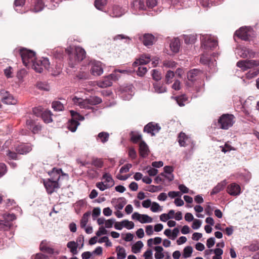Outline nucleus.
I'll list each match as a JSON object with an SVG mask.
<instances>
[{"label":"nucleus","instance_id":"f257e3e1","mask_svg":"<svg viewBox=\"0 0 259 259\" xmlns=\"http://www.w3.org/2000/svg\"><path fill=\"white\" fill-rule=\"evenodd\" d=\"M67 51L70 61L69 65L71 67H73L77 62L82 61L85 57V50L80 47L69 46L66 49V53Z\"/></svg>","mask_w":259,"mask_h":259},{"label":"nucleus","instance_id":"f03ea898","mask_svg":"<svg viewBox=\"0 0 259 259\" xmlns=\"http://www.w3.org/2000/svg\"><path fill=\"white\" fill-rule=\"evenodd\" d=\"M60 172L63 175V172L61 169H56L54 168L51 174L52 175L56 174V178H55L53 180L48 179L47 180L44 181V184L48 193H52L55 191V189L58 187L57 181H58L60 178Z\"/></svg>","mask_w":259,"mask_h":259},{"label":"nucleus","instance_id":"7ed1b4c3","mask_svg":"<svg viewBox=\"0 0 259 259\" xmlns=\"http://www.w3.org/2000/svg\"><path fill=\"white\" fill-rule=\"evenodd\" d=\"M200 39L201 47L206 51L212 50L218 46V40L214 36L209 34H201Z\"/></svg>","mask_w":259,"mask_h":259},{"label":"nucleus","instance_id":"20e7f679","mask_svg":"<svg viewBox=\"0 0 259 259\" xmlns=\"http://www.w3.org/2000/svg\"><path fill=\"white\" fill-rule=\"evenodd\" d=\"M19 51L23 64L26 67H29L31 62L35 60V53L25 48L20 49Z\"/></svg>","mask_w":259,"mask_h":259},{"label":"nucleus","instance_id":"39448f33","mask_svg":"<svg viewBox=\"0 0 259 259\" xmlns=\"http://www.w3.org/2000/svg\"><path fill=\"white\" fill-rule=\"evenodd\" d=\"M31 64L33 69L36 72L41 73L44 68L46 69L49 68L50 63L47 58H41L39 60L36 59L35 58Z\"/></svg>","mask_w":259,"mask_h":259},{"label":"nucleus","instance_id":"423d86ee","mask_svg":"<svg viewBox=\"0 0 259 259\" xmlns=\"http://www.w3.org/2000/svg\"><path fill=\"white\" fill-rule=\"evenodd\" d=\"M70 112L71 116V119L68 121L67 127L68 129L72 132H74L76 131L77 126L79 124L78 121L83 120L84 117L73 110H70Z\"/></svg>","mask_w":259,"mask_h":259},{"label":"nucleus","instance_id":"0eeeda50","mask_svg":"<svg viewBox=\"0 0 259 259\" xmlns=\"http://www.w3.org/2000/svg\"><path fill=\"white\" fill-rule=\"evenodd\" d=\"M218 123L221 128L227 130L234 123V116L232 114H223L219 119Z\"/></svg>","mask_w":259,"mask_h":259},{"label":"nucleus","instance_id":"6e6552de","mask_svg":"<svg viewBox=\"0 0 259 259\" xmlns=\"http://www.w3.org/2000/svg\"><path fill=\"white\" fill-rule=\"evenodd\" d=\"M259 66V60H244L239 61L237 66L243 71Z\"/></svg>","mask_w":259,"mask_h":259},{"label":"nucleus","instance_id":"1a4fd4ad","mask_svg":"<svg viewBox=\"0 0 259 259\" xmlns=\"http://www.w3.org/2000/svg\"><path fill=\"white\" fill-rule=\"evenodd\" d=\"M119 76L115 73H112L108 76L104 78V79L98 82V87L101 88H107L110 87L112 84L113 80H116L118 79Z\"/></svg>","mask_w":259,"mask_h":259},{"label":"nucleus","instance_id":"9d476101","mask_svg":"<svg viewBox=\"0 0 259 259\" xmlns=\"http://www.w3.org/2000/svg\"><path fill=\"white\" fill-rule=\"evenodd\" d=\"M251 28L248 27H241L235 32V35L244 40H247L251 35Z\"/></svg>","mask_w":259,"mask_h":259},{"label":"nucleus","instance_id":"9b49d317","mask_svg":"<svg viewBox=\"0 0 259 259\" xmlns=\"http://www.w3.org/2000/svg\"><path fill=\"white\" fill-rule=\"evenodd\" d=\"M236 53L240 57L245 58L247 57H253L254 55V52L246 47H238Z\"/></svg>","mask_w":259,"mask_h":259},{"label":"nucleus","instance_id":"f8f14e48","mask_svg":"<svg viewBox=\"0 0 259 259\" xmlns=\"http://www.w3.org/2000/svg\"><path fill=\"white\" fill-rule=\"evenodd\" d=\"M227 193L233 196H237L241 193V187L236 183H232L227 187Z\"/></svg>","mask_w":259,"mask_h":259},{"label":"nucleus","instance_id":"ddd939ff","mask_svg":"<svg viewBox=\"0 0 259 259\" xmlns=\"http://www.w3.org/2000/svg\"><path fill=\"white\" fill-rule=\"evenodd\" d=\"M133 220H137L141 223H150L152 222V218L147 214H141L137 212H135L132 215Z\"/></svg>","mask_w":259,"mask_h":259},{"label":"nucleus","instance_id":"4468645a","mask_svg":"<svg viewBox=\"0 0 259 259\" xmlns=\"http://www.w3.org/2000/svg\"><path fill=\"white\" fill-rule=\"evenodd\" d=\"M160 128V126L157 123L151 122L145 126L144 132L150 134L152 136H153L159 132Z\"/></svg>","mask_w":259,"mask_h":259},{"label":"nucleus","instance_id":"2eb2a0df","mask_svg":"<svg viewBox=\"0 0 259 259\" xmlns=\"http://www.w3.org/2000/svg\"><path fill=\"white\" fill-rule=\"evenodd\" d=\"M73 103L76 105H78L81 108L91 109L92 107L90 104L88 99L83 100L82 98L74 97L72 99Z\"/></svg>","mask_w":259,"mask_h":259},{"label":"nucleus","instance_id":"dca6fc26","mask_svg":"<svg viewBox=\"0 0 259 259\" xmlns=\"http://www.w3.org/2000/svg\"><path fill=\"white\" fill-rule=\"evenodd\" d=\"M91 73L95 76H99L103 73L102 63L99 61H94L92 63L91 69Z\"/></svg>","mask_w":259,"mask_h":259},{"label":"nucleus","instance_id":"f3484780","mask_svg":"<svg viewBox=\"0 0 259 259\" xmlns=\"http://www.w3.org/2000/svg\"><path fill=\"white\" fill-rule=\"evenodd\" d=\"M32 145L30 144H22L16 147V151L20 154H26L32 150Z\"/></svg>","mask_w":259,"mask_h":259},{"label":"nucleus","instance_id":"a211bd4d","mask_svg":"<svg viewBox=\"0 0 259 259\" xmlns=\"http://www.w3.org/2000/svg\"><path fill=\"white\" fill-rule=\"evenodd\" d=\"M178 142L181 146H186L190 143H193L191 139L185 133L181 132L178 137Z\"/></svg>","mask_w":259,"mask_h":259},{"label":"nucleus","instance_id":"6ab92c4d","mask_svg":"<svg viewBox=\"0 0 259 259\" xmlns=\"http://www.w3.org/2000/svg\"><path fill=\"white\" fill-rule=\"evenodd\" d=\"M131 8L135 11L146 10V6L144 0H134L131 4Z\"/></svg>","mask_w":259,"mask_h":259},{"label":"nucleus","instance_id":"aec40b11","mask_svg":"<svg viewBox=\"0 0 259 259\" xmlns=\"http://www.w3.org/2000/svg\"><path fill=\"white\" fill-rule=\"evenodd\" d=\"M139 38L142 40L145 46H149L153 45L155 37L152 34L147 33L143 36L140 37Z\"/></svg>","mask_w":259,"mask_h":259},{"label":"nucleus","instance_id":"412c9836","mask_svg":"<svg viewBox=\"0 0 259 259\" xmlns=\"http://www.w3.org/2000/svg\"><path fill=\"white\" fill-rule=\"evenodd\" d=\"M26 125L28 128L31 130L33 133H36L39 131L41 126L39 124H36V123L32 119H28L26 121Z\"/></svg>","mask_w":259,"mask_h":259},{"label":"nucleus","instance_id":"4be33fe9","mask_svg":"<svg viewBox=\"0 0 259 259\" xmlns=\"http://www.w3.org/2000/svg\"><path fill=\"white\" fill-rule=\"evenodd\" d=\"M150 61V57L149 55H142L139 59H137L133 64V66L146 64Z\"/></svg>","mask_w":259,"mask_h":259},{"label":"nucleus","instance_id":"5701e85b","mask_svg":"<svg viewBox=\"0 0 259 259\" xmlns=\"http://www.w3.org/2000/svg\"><path fill=\"white\" fill-rule=\"evenodd\" d=\"M227 184V182L226 180H224L221 181L220 183H219L212 189V191L210 192V195H213L216 194L222 191L226 185Z\"/></svg>","mask_w":259,"mask_h":259},{"label":"nucleus","instance_id":"b1692460","mask_svg":"<svg viewBox=\"0 0 259 259\" xmlns=\"http://www.w3.org/2000/svg\"><path fill=\"white\" fill-rule=\"evenodd\" d=\"M154 92L158 94L165 93L167 91L166 87L162 83L155 82L153 83Z\"/></svg>","mask_w":259,"mask_h":259},{"label":"nucleus","instance_id":"393cba45","mask_svg":"<svg viewBox=\"0 0 259 259\" xmlns=\"http://www.w3.org/2000/svg\"><path fill=\"white\" fill-rule=\"evenodd\" d=\"M2 102L6 104H15L17 100L12 95L6 93V95L2 98Z\"/></svg>","mask_w":259,"mask_h":259},{"label":"nucleus","instance_id":"a878e982","mask_svg":"<svg viewBox=\"0 0 259 259\" xmlns=\"http://www.w3.org/2000/svg\"><path fill=\"white\" fill-rule=\"evenodd\" d=\"M139 151L140 155L143 157H146L149 153V149L147 145L143 141L140 143Z\"/></svg>","mask_w":259,"mask_h":259},{"label":"nucleus","instance_id":"bb28decb","mask_svg":"<svg viewBox=\"0 0 259 259\" xmlns=\"http://www.w3.org/2000/svg\"><path fill=\"white\" fill-rule=\"evenodd\" d=\"M124 13V10L118 6H115L113 7L110 15L113 17H117L122 16Z\"/></svg>","mask_w":259,"mask_h":259},{"label":"nucleus","instance_id":"cd10ccee","mask_svg":"<svg viewBox=\"0 0 259 259\" xmlns=\"http://www.w3.org/2000/svg\"><path fill=\"white\" fill-rule=\"evenodd\" d=\"M169 47L171 51L174 53L179 52L180 47V40L178 38H174L171 40Z\"/></svg>","mask_w":259,"mask_h":259},{"label":"nucleus","instance_id":"c85d7f7f","mask_svg":"<svg viewBox=\"0 0 259 259\" xmlns=\"http://www.w3.org/2000/svg\"><path fill=\"white\" fill-rule=\"evenodd\" d=\"M44 7L45 5L42 0H36L31 11L34 13L39 12L44 9Z\"/></svg>","mask_w":259,"mask_h":259},{"label":"nucleus","instance_id":"c756f323","mask_svg":"<svg viewBox=\"0 0 259 259\" xmlns=\"http://www.w3.org/2000/svg\"><path fill=\"white\" fill-rule=\"evenodd\" d=\"M201 72L197 69H194L188 72L187 78L189 80L193 81L195 79V77L200 74Z\"/></svg>","mask_w":259,"mask_h":259},{"label":"nucleus","instance_id":"7c9ffc66","mask_svg":"<svg viewBox=\"0 0 259 259\" xmlns=\"http://www.w3.org/2000/svg\"><path fill=\"white\" fill-rule=\"evenodd\" d=\"M26 0H15L14 9L15 11L19 13H23L24 11L22 10L23 6L25 4Z\"/></svg>","mask_w":259,"mask_h":259},{"label":"nucleus","instance_id":"2f4dec72","mask_svg":"<svg viewBox=\"0 0 259 259\" xmlns=\"http://www.w3.org/2000/svg\"><path fill=\"white\" fill-rule=\"evenodd\" d=\"M103 179L105 180V182L104 183H105L107 185V187L109 188L112 187L114 185V181L111 175L109 174L105 173L104 174L103 176Z\"/></svg>","mask_w":259,"mask_h":259},{"label":"nucleus","instance_id":"473e14b6","mask_svg":"<svg viewBox=\"0 0 259 259\" xmlns=\"http://www.w3.org/2000/svg\"><path fill=\"white\" fill-rule=\"evenodd\" d=\"M40 249L41 251L49 254H53L54 253L53 249L48 246L46 241H42L40 244Z\"/></svg>","mask_w":259,"mask_h":259},{"label":"nucleus","instance_id":"72a5a7b5","mask_svg":"<svg viewBox=\"0 0 259 259\" xmlns=\"http://www.w3.org/2000/svg\"><path fill=\"white\" fill-rule=\"evenodd\" d=\"M215 61V60H214V62L213 61H211L207 56L204 55H202V56L200 58V62L202 64H208L210 67L215 66L216 64Z\"/></svg>","mask_w":259,"mask_h":259},{"label":"nucleus","instance_id":"f704fd0d","mask_svg":"<svg viewBox=\"0 0 259 259\" xmlns=\"http://www.w3.org/2000/svg\"><path fill=\"white\" fill-rule=\"evenodd\" d=\"M109 138V135L108 133L102 132L98 134L96 139L102 143H105L108 141Z\"/></svg>","mask_w":259,"mask_h":259},{"label":"nucleus","instance_id":"c9c22d12","mask_svg":"<svg viewBox=\"0 0 259 259\" xmlns=\"http://www.w3.org/2000/svg\"><path fill=\"white\" fill-rule=\"evenodd\" d=\"M67 247L69 248L70 252L73 254H76L78 253L77 248L78 244L74 241H70L67 243Z\"/></svg>","mask_w":259,"mask_h":259},{"label":"nucleus","instance_id":"e433bc0d","mask_svg":"<svg viewBox=\"0 0 259 259\" xmlns=\"http://www.w3.org/2000/svg\"><path fill=\"white\" fill-rule=\"evenodd\" d=\"M41 117L44 122L46 123H50L52 121L51 112L50 111L46 110L44 111L41 115Z\"/></svg>","mask_w":259,"mask_h":259},{"label":"nucleus","instance_id":"4c0bfd02","mask_svg":"<svg viewBox=\"0 0 259 259\" xmlns=\"http://www.w3.org/2000/svg\"><path fill=\"white\" fill-rule=\"evenodd\" d=\"M154 250L156 251L155 253V257L156 259H161L163 258L164 256L163 253L162 252L163 249L161 246H155L154 248Z\"/></svg>","mask_w":259,"mask_h":259},{"label":"nucleus","instance_id":"58836bf2","mask_svg":"<svg viewBox=\"0 0 259 259\" xmlns=\"http://www.w3.org/2000/svg\"><path fill=\"white\" fill-rule=\"evenodd\" d=\"M244 250H248L250 251L254 252L259 250V242L253 243L248 246L243 247Z\"/></svg>","mask_w":259,"mask_h":259},{"label":"nucleus","instance_id":"ea45409f","mask_svg":"<svg viewBox=\"0 0 259 259\" xmlns=\"http://www.w3.org/2000/svg\"><path fill=\"white\" fill-rule=\"evenodd\" d=\"M91 215V212L88 211L83 214L82 219L80 221V227L82 228L85 227L88 222L89 218Z\"/></svg>","mask_w":259,"mask_h":259},{"label":"nucleus","instance_id":"a19ab883","mask_svg":"<svg viewBox=\"0 0 259 259\" xmlns=\"http://www.w3.org/2000/svg\"><path fill=\"white\" fill-rule=\"evenodd\" d=\"M197 39L196 35L194 34L186 35L184 36V41L186 44H194Z\"/></svg>","mask_w":259,"mask_h":259},{"label":"nucleus","instance_id":"79ce46f5","mask_svg":"<svg viewBox=\"0 0 259 259\" xmlns=\"http://www.w3.org/2000/svg\"><path fill=\"white\" fill-rule=\"evenodd\" d=\"M143 246V242L141 241H138L132 247V251L134 253H137L140 251Z\"/></svg>","mask_w":259,"mask_h":259},{"label":"nucleus","instance_id":"37998d69","mask_svg":"<svg viewBox=\"0 0 259 259\" xmlns=\"http://www.w3.org/2000/svg\"><path fill=\"white\" fill-rule=\"evenodd\" d=\"M117 256L118 259H124L126 257L125 249L119 246L116 247Z\"/></svg>","mask_w":259,"mask_h":259},{"label":"nucleus","instance_id":"c03bdc74","mask_svg":"<svg viewBox=\"0 0 259 259\" xmlns=\"http://www.w3.org/2000/svg\"><path fill=\"white\" fill-rule=\"evenodd\" d=\"M2 216L5 222L10 223L11 224V222L15 220L16 218L15 215L13 213H3Z\"/></svg>","mask_w":259,"mask_h":259},{"label":"nucleus","instance_id":"a18cd8bd","mask_svg":"<svg viewBox=\"0 0 259 259\" xmlns=\"http://www.w3.org/2000/svg\"><path fill=\"white\" fill-rule=\"evenodd\" d=\"M63 49L62 48H57L55 49V51L54 52V57L58 59L59 60L63 59L64 57V51Z\"/></svg>","mask_w":259,"mask_h":259},{"label":"nucleus","instance_id":"49530a36","mask_svg":"<svg viewBox=\"0 0 259 259\" xmlns=\"http://www.w3.org/2000/svg\"><path fill=\"white\" fill-rule=\"evenodd\" d=\"M193 252V248L190 246H186L183 250V257L184 258H188L191 256Z\"/></svg>","mask_w":259,"mask_h":259},{"label":"nucleus","instance_id":"de8ad7c7","mask_svg":"<svg viewBox=\"0 0 259 259\" xmlns=\"http://www.w3.org/2000/svg\"><path fill=\"white\" fill-rule=\"evenodd\" d=\"M91 106L98 105L102 101V99L97 96L91 97L88 99Z\"/></svg>","mask_w":259,"mask_h":259},{"label":"nucleus","instance_id":"09e8293b","mask_svg":"<svg viewBox=\"0 0 259 259\" xmlns=\"http://www.w3.org/2000/svg\"><path fill=\"white\" fill-rule=\"evenodd\" d=\"M52 107L55 111H62L64 105L60 101H54L52 103Z\"/></svg>","mask_w":259,"mask_h":259},{"label":"nucleus","instance_id":"8fccbe9b","mask_svg":"<svg viewBox=\"0 0 259 259\" xmlns=\"http://www.w3.org/2000/svg\"><path fill=\"white\" fill-rule=\"evenodd\" d=\"M259 74V69L252 70L248 71L245 75L246 78L248 79H252Z\"/></svg>","mask_w":259,"mask_h":259},{"label":"nucleus","instance_id":"3c124183","mask_svg":"<svg viewBox=\"0 0 259 259\" xmlns=\"http://www.w3.org/2000/svg\"><path fill=\"white\" fill-rule=\"evenodd\" d=\"M126 203V200L124 197L119 198L117 200L116 208L119 210H121L123 208Z\"/></svg>","mask_w":259,"mask_h":259},{"label":"nucleus","instance_id":"603ef678","mask_svg":"<svg viewBox=\"0 0 259 259\" xmlns=\"http://www.w3.org/2000/svg\"><path fill=\"white\" fill-rule=\"evenodd\" d=\"M107 4V0H96L95 1V6L98 10H102V8Z\"/></svg>","mask_w":259,"mask_h":259},{"label":"nucleus","instance_id":"864d4df0","mask_svg":"<svg viewBox=\"0 0 259 259\" xmlns=\"http://www.w3.org/2000/svg\"><path fill=\"white\" fill-rule=\"evenodd\" d=\"M11 226L10 223L5 222L4 220H0V231H7Z\"/></svg>","mask_w":259,"mask_h":259},{"label":"nucleus","instance_id":"5fc2aeb1","mask_svg":"<svg viewBox=\"0 0 259 259\" xmlns=\"http://www.w3.org/2000/svg\"><path fill=\"white\" fill-rule=\"evenodd\" d=\"M150 209L153 212H156L162 210V207L159 205V204L158 203L156 202H153L152 203Z\"/></svg>","mask_w":259,"mask_h":259},{"label":"nucleus","instance_id":"6e6d98bb","mask_svg":"<svg viewBox=\"0 0 259 259\" xmlns=\"http://www.w3.org/2000/svg\"><path fill=\"white\" fill-rule=\"evenodd\" d=\"M175 76V73L173 71L169 70L166 72L165 75V82L167 84H169L171 82V79Z\"/></svg>","mask_w":259,"mask_h":259},{"label":"nucleus","instance_id":"4d7b16f0","mask_svg":"<svg viewBox=\"0 0 259 259\" xmlns=\"http://www.w3.org/2000/svg\"><path fill=\"white\" fill-rule=\"evenodd\" d=\"M37 87L41 90L49 91L50 90L49 85L46 82H38L37 83Z\"/></svg>","mask_w":259,"mask_h":259},{"label":"nucleus","instance_id":"13d9d810","mask_svg":"<svg viewBox=\"0 0 259 259\" xmlns=\"http://www.w3.org/2000/svg\"><path fill=\"white\" fill-rule=\"evenodd\" d=\"M123 227L130 230L134 227V223L132 221H129L127 220L122 221Z\"/></svg>","mask_w":259,"mask_h":259},{"label":"nucleus","instance_id":"bf43d9fd","mask_svg":"<svg viewBox=\"0 0 259 259\" xmlns=\"http://www.w3.org/2000/svg\"><path fill=\"white\" fill-rule=\"evenodd\" d=\"M157 5V0H146V8L152 9Z\"/></svg>","mask_w":259,"mask_h":259},{"label":"nucleus","instance_id":"052dcab7","mask_svg":"<svg viewBox=\"0 0 259 259\" xmlns=\"http://www.w3.org/2000/svg\"><path fill=\"white\" fill-rule=\"evenodd\" d=\"M177 63L173 61H165L163 62V66L167 68H175Z\"/></svg>","mask_w":259,"mask_h":259},{"label":"nucleus","instance_id":"680f3d73","mask_svg":"<svg viewBox=\"0 0 259 259\" xmlns=\"http://www.w3.org/2000/svg\"><path fill=\"white\" fill-rule=\"evenodd\" d=\"M147 69L146 67L144 66H140L138 68V70L137 71V75L140 76H143L145 75V74L147 72Z\"/></svg>","mask_w":259,"mask_h":259},{"label":"nucleus","instance_id":"e2e57ef3","mask_svg":"<svg viewBox=\"0 0 259 259\" xmlns=\"http://www.w3.org/2000/svg\"><path fill=\"white\" fill-rule=\"evenodd\" d=\"M132 167L131 164L128 163L122 166L119 170L120 173H125L129 171L130 169Z\"/></svg>","mask_w":259,"mask_h":259},{"label":"nucleus","instance_id":"0e129e2a","mask_svg":"<svg viewBox=\"0 0 259 259\" xmlns=\"http://www.w3.org/2000/svg\"><path fill=\"white\" fill-rule=\"evenodd\" d=\"M101 209L99 207H95L93 210L92 217L93 220H95L97 217L100 215Z\"/></svg>","mask_w":259,"mask_h":259},{"label":"nucleus","instance_id":"69168bd1","mask_svg":"<svg viewBox=\"0 0 259 259\" xmlns=\"http://www.w3.org/2000/svg\"><path fill=\"white\" fill-rule=\"evenodd\" d=\"M146 169H148L147 172L150 176H155L158 173V170L154 168L147 167Z\"/></svg>","mask_w":259,"mask_h":259},{"label":"nucleus","instance_id":"338daca9","mask_svg":"<svg viewBox=\"0 0 259 259\" xmlns=\"http://www.w3.org/2000/svg\"><path fill=\"white\" fill-rule=\"evenodd\" d=\"M201 221L199 220L195 219L193 222L192 228L194 230H197L201 227Z\"/></svg>","mask_w":259,"mask_h":259},{"label":"nucleus","instance_id":"774afa93","mask_svg":"<svg viewBox=\"0 0 259 259\" xmlns=\"http://www.w3.org/2000/svg\"><path fill=\"white\" fill-rule=\"evenodd\" d=\"M143 256L145 257V259H153L152 250L148 249L147 250H146L144 252Z\"/></svg>","mask_w":259,"mask_h":259}]
</instances>
